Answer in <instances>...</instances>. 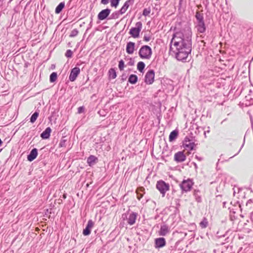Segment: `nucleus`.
<instances>
[{
    "mask_svg": "<svg viewBox=\"0 0 253 253\" xmlns=\"http://www.w3.org/2000/svg\"><path fill=\"white\" fill-rule=\"evenodd\" d=\"M173 45L174 46H179L187 50H192V32L191 29H188V35L185 39L174 42Z\"/></svg>",
    "mask_w": 253,
    "mask_h": 253,
    "instance_id": "nucleus-1",
    "label": "nucleus"
},
{
    "mask_svg": "<svg viewBox=\"0 0 253 253\" xmlns=\"http://www.w3.org/2000/svg\"><path fill=\"white\" fill-rule=\"evenodd\" d=\"M195 18L197 20L196 28L197 32L201 34L204 33L206 31L207 27L204 21L203 14L197 12L195 14Z\"/></svg>",
    "mask_w": 253,
    "mask_h": 253,
    "instance_id": "nucleus-2",
    "label": "nucleus"
},
{
    "mask_svg": "<svg viewBox=\"0 0 253 253\" xmlns=\"http://www.w3.org/2000/svg\"><path fill=\"white\" fill-rule=\"evenodd\" d=\"M176 49V52L175 53L176 58L182 62H185L189 54L191 52V49L187 50L186 48H183L181 46H175Z\"/></svg>",
    "mask_w": 253,
    "mask_h": 253,
    "instance_id": "nucleus-3",
    "label": "nucleus"
},
{
    "mask_svg": "<svg viewBox=\"0 0 253 253\" xmlns=\"http://www.w3.org/2000/svg\"><path fill=\"white\" fill-rule=\"evenodd\" d=\"M152 54V49L150 46L147 45H142L138 51V55L141 59H149Z\"/></svg>",
    "mask_w": 253,
    "mask_h": 253,
    "instance_id": "nucleus-4",
    "label": "nucleus"
},
{
    "mask_svg": "<svg viewBox=\"0 0 253 253\" xmlns=\"http://www.w3.org/2000/svg\"><path fill=\"white\" fill-rule=\"evenodd\" d=\"M194 182L193 179L188 178L187 179H183L179 184V186L181 189L182 193H183L191 191Z\"/></svg>",
    "mask_w": 253,
    "mask_h": 253,
    "instance_id": "nucleus-5",
    "label": "nucleus"
},
{
    "mask_svg": "<svg viewBox=\"0 0 253 253\" xmlns=\"http://www.w3.org/2000/svg\"><path fill=\"white\" fill-rule=\"evenodd\" d=\"M156 188L162 194V197L165 196L167 191L169 189V185L165 181L160 180L158 181L156 184Z\"/></svg>",
    "mask_w": 253,
    "mask_h": 253,
    "instance_id": "nucleus-6",
    "label": "nucleus"
},
{
    "mask_svg": "<svg viewBox=\"0 0 253 253\" xmlns=\"http://www.w3.org/2000/svg\"><path fill=\"white\" fill-rule=\"evenodd\" d=\"M142 27V24L140 21L137 22L135 24V26L131 27L129 30V34L134 38H137L139 37L140 33Z\"/></svg>",
    "mask_w": 253,
    "mask_h": 253,
    "instance_id": "nucleus-7",
    "label": "nucleus"
},
{
    "mask_svg": "<svg viewBox=\"0 0 253 253\" xmlns=\"http://www.w3.org/2000/svg\"><path fill=\"white\" fill-rule=\"evenodd\" d=\"M174 33L172 36V38L171 40V42H172L173 40L176 38L177 41H180L181 39H184L186 38V37L188 35V30L186 31V32L184 34L180 31V30L177 28L176 27H174Z\"/></svg>",
    "mask_w": 253,
    "mask_h": 253,
    "instance_id": "nucleus-8",
    "label": "nucleus"
},
{
    "mask_svg": "<svg viewBox=\"0 0 253 253\" xmlns=\"http://www.w3.org/2000/svg\"><path fill=\"white\" fill-rule=\"evenodd\" d=\"M155 72L153 69L149 70L145 76V82L147 84H151L154 81Z\"/></svg>",
    "mask_w": 253,
    "mask_h": 253,
    "instance_id": "nucleus-9",
    "label": "nucleus"
},
{
    "mask_svg": "<svg viewBox=\"0 0 253 253\" xmlns=\"http://www.w3.org/2000/svg\"><path fill=\"white\" fill-rule=\"evenodd\" d=\"M81 70L79 67L75 66L71 69L69 76V80L71 82H74L80 73Z\"/></svg>",
    "mask_w": 253,
    "mask_h": 253,
    "instance_id": "nucleus-10",
    "label": "nucleus"
},
{
    "mask_svg": "<svg viewBox=\"0 0 253 253\" xmlns=\"http://www.w3.org/2000/svg\"><path fill=\"white\" fill-rule=\"evenodd\" d=\"M111 11V10L109 8L102 10L97 15L98 19L99 20H104L107 19L110 14Z\"/></svg>",
    "mask_w": 253,
    "mask_h": 253,
    "instance_id": "nucleus-11",
    "label": "nucleus"
},
{
    "mask_svg": "<svg viewBox=\"0 0 253 253\" xmlns=\"http://www.w3.org/2000/svg\"><path fill=\"white\" fill-rule=\"evenodd\" d=\"M186 156L183 151H178L174 156V160L179 163L185 161Z\"/></svg>",
    "mask_w": 253,
    "mask_h": 253,
    "instance_id": "nucleus-12",
    "label": "nucleus"
},
{
    "mask_svg": "<svg viewBox=\"0 0 253 253\" xmlns=\"http://www.w3.org/2000/svg\"><path fill=\"white\" fill-rule=\"evenodd\" d=\"M94 225V222L91 219H89L83 231V234L84 236H88L90 235L91 229Z\"/></svg>",
    "mask_w": 253,
    "mask_h": 253,
    "instance_id": "nucleus-13",
    "label": "nucleus"
},
{
    "mask_svg": "<svg viewBox=\"0 0 253 253\" xmlns=\"http://www.w3.org/2000/svg\"><path fill=\"white\" fill-rule=\"evenodd\" d=\"M166 245V241L164 237H159L155 239V247L156 249L162 248Z\"/></svg>",
    "mask_w": 253,
    "mask_h": 253,
    "instance_id": "nucleus-14",
    "label": "nucleus"
},
{
    "mask_svg": "<svg viewBox=\"0 0 253 253\" xmlns=\"http://www.w3.org/2000/svg\"><path fill=\"white\" fill-rule=\"evenodd\" d=\"M38 155V149L36 148L32 149L30 152V153L27 155V160L30 162H32L37 157Z\"/></svg>",
    "mask_w": 253,
    "mask_h": 253,
    "instance_id": "nucleus-15",
    "label": "nucleus"
},
{
    "mask_svg": "<svg viewBox=\"0 0 253 253\" xmlns=\"http://www.w3.org/2000/svg\"><path fill=\"white\" fill-rule=\"evenodd\" d=\"M134 0H127L124 4L123 6L121 8L120 10V13H121V14H124L128 8L129 7V5H132L134 3Z\"/></svg>",
    "mask_w": 253,
    "mask_h": 253,
    "instance_id": "nucleus-16",
    "label": "nucleus"
},
{
    "mask_svg": "<svg viewBox=\"0 0 253 253\" xmlns=\"http://www.w3.org/2000/svg\"><path fill=\"white\" fill-rule=\"evenodd\" d=\"M135 47V43L132 42H127L126 45V52L129 54L133 53Z\"/></svg>",
    "mask_w": 253,
    "mask_h": 253,
    "instance_id": "nucleus-17",
    "label": "nucleus"
},
{
    "mask_svg": "<svg viewBox=\"0 0 253 253\" xmlns=\"http://www.w3.org/2000/svg\"><path fill=\"white\" fill-rule=\"evenodd\" d=\"M51 129L50 127H46L44 131H43L40 134L41 137L42 139H47L50 136L51 132Z\"/></svg>",
    "mask_w": 253,
    "mask_h": 253,
    "instance_id": "nucleus-18",
    "label": "nucleus"
},
{
    "mask_svg": "<svg viewBox=\"0 0 253 253\" xmlns=\"http://www.w3.org/2000/svg\"><path fill=\"white\" fill-rule=\"evenodd\" d=\"M137 213L135 212H132L129 215L128 218H127V223L130 225H133L136 221L137 218Z\"/></svg>",
    "mask_w": 253,
    "mask_h": 253,
    "instance_id": "nucleus-19",
    "label": "nucleus"
},
{
    "mask_svg": "<svg viewBox=\"0 0 253 253\" xmlns=\"http://www.w3.org/2000/svg\"><path fill=\"white\" fill-rule=\"evenodd\" d=\"M169 232V226L166 224H163L161 226L159 231V234L160 236H166Z\"/></svg>",
    "mask_w": 253,
    "mask_h": 253,
    "instance_id": "nucleus-20",
    "label": "nucleus"
},
{
    "mask_svg": "<svg viewBox=\"0 0 253 253\" xmlns=\"http://www.w3.org/2000/svg\"><path fill=\"white\" fill-rule=\"evenodd\" d=\"M98 161V158L94 155H90L87 159V163L90 167H92Z\"/></svg>",
    "mask_w": 253,
    "mask_h": 253,
    "instance_id": "nucleus-21",
    "label": "nucleus"
},
{
    "mask_svg": "<svg viewBox=\"0 0 253 253\" xmlns=\"http://www.w3.org/2000/svg\"><path fill=\"white\" fill-rule=\"evenodd\" d=\"M193 196L196 201L198 203L202 202L201 192L199 189H194L193 191Z\"/></svg>",
    "mask_w": 253,
    "mask_h": 253,
    "instance_id": "nucleus-22",
    "label": "nucleus"
},
{
    "mask_svg": "<svg viewBox=\"0 0 253 253\" xmlns=\"http://www.w3.org/2000/svg\"><path fill=\"white\" fill-rule=\"evenodd\" d=\"M178 130L176 129L172 130L169 134V141L172 142L174 141L178 135Z\"/></svg>",
    "mask_w": 253,
    "mask_h": 253,
    "instance_id": "nucleus-23",
    "label": "nucleus"
},
{
    "mask_svg": "<svg viewBox=\"0 0 253 253\" xmlns=\"http://www.w3.org/2000/svg\"><path fill=\"white\" fill-rule=\"evenodd\" d=\"M138 81V77L136 75L131 74L128 78V82L132 84H135Z\"/></svg>",
    "mask_w": 253,
    "mask_h": 253,
    "instance_id": "nucleus-24",
    "label": "nucleus"
},
{
    "mask_svg": "<svg viewBox=\"0 0 253 253\" xmlns=\"http://www.w3.org/2000/svg\"><path fill=\"white\" fill-rule=\"evenodd\" d=\"M109 79H115L117 77V73L115 68H111L108 71Z\"/></svg>",
    "mask_w": 253,
    "mask_h": 253,
    "instance_id": "nucleus-25",
    "label": "nucleus"
},
{
    "mask_svg": "<svg viewBox=\"0 0 253 253\" xmlns=\"http://www.w3.org/2000/svg\"><path fill=\"white\" fill-rule=\"evenodd\" d=\"M65 7V2H61L55 8V12L56 14L60 13Z\"/></svg>",
    "mask_w": 253,
    "mask_h": 253,
    "instance_id": "nucleus-26",
    "label": "nucleus"
},
{
    "mask_svg": "<svg viewBox=\"0 0 253 253\" xmlns=\"http://www.w3.org/2000/svg\"><path fill=\"white\" fill-rule=\"evenodd\" d=\"M39 116V111L36 110L30 118V122L32 124L35 123Z\"/></svg>",
    "mask_w": 253,
    "mask_h": 253,
    "instance_id": "nucleus-27",
    "label": "nucleus"
},
{
    "mask_svg": "<svg viewBox=\"0 0 253 253\" xmlns=\"http://www.w3.org/2000/svg\"><path fill=\"white\" fill-rule=\"evenodd\" d=\"M145 67V64L144 62L142 61H139L137 64V69L141 73H143L144 69Z\"/></svg>",
    "mask_w": 253,
    "mask_h": 253,
    "instance_id": "nucleus-28",
    "label": "nucleus"
},
{
    "mask_svg": "<svg viewBox=\"0 0 253 253\" xmlns=\"http://www.w3.org/2000/svg\"><path fill=\"white\" fill-rule=\"evenodd\" d=\"M58 75L57 72H52L49 76V81L50 83H54L57 79Z\"/></svg>",
    "mask_w": 253,
    "mask_h": 253,
    "instance_id": "nucleus-29",
    "label": "nucleus"
},
{
    "mask_svg": "<svg viewBox=\"0 0 253 253\" xmlns=\"http://www.w3.org/2000/svg\"><path fill=\"white\" fill-rule=\"evenodd\" d=\"M120 14H121V13H120V10L115 11L111 14L108 19H117L119 17Z\"/></svg>",
    "mask_w": 253,
    "mask_h": 253,
    "instance_id": "nucleus-30",
    "label": "nucleus"
},
{
    "mask_svg": "<svg viewBox=\"0 0 253 253\" xmlns=\"http://www.w3.org/2000/svg\"><path fill=\"white\" fill-rule=\"evenodd\" d=\"M195 143L193 142H190L189 143H184L183 146L185 148H188L190 150H193L195 149Z\"/></svg>",
    "mask_w": 253,
    "mask_h": 253,
    "instance_id": "nucleus-31",
    "label": "nucleus"
},
{
    "mask_svg": "<svg viewBox=\"0 0 253 253\" xmlns=\"http://www.w3.org/2000/svg\"><path fill=\"white\" fill-rule=\"evenodd\" d=\"M200 225L202 228H205L208 225V221L206 217H204L202 220L200 222Z\"/></svg>",
    "mask_w": 253,
    "mask_h": 253,
    "instance_id": "nucleus-32",
    "label": "nucleus"
},
{
    "mask_svg": "<svg viewBox=\"0 0 253 253\" xmlns=\"http://www.w3.org/2000/svg\"><path fill=\"white\" fill-rule=\"evenodd\" d=\"M246 106H250L252 104H253V99L250 96V95L246 96Z\"/></svg>",
    "mask_w": 253,
    "mask_h": 253,
    "instance_id": "nucleus-33",
    "label": "nucleus"
},
{
    "mask_svg": "<svg viewBox=\"0 0 253 253\" xmlns=\"http://www.w3.org/2000/svg\"><path fill=\"white\" fill-rule=\"evenodd\" d=\"M121 0H111L110 4L112 7L116 8L119 5Z\"/></svg>",
    "mask_w": 253,
    "mask_h": 253,
    "instance_id": "nucleus-34",
    "label": "nucleus"
},
{
    "mask_svg": "<svg viewBox=\"0 0 253 253\" xmlns=\"http://www.w3.org/2000/svg\"><path fill=\"white\" fill-rule=\"evenodd\" d=\"M125 67V62L123 59H121L119 62L118 68L119 70L122 71L124 69V67Z\"/></svg>",
    "mask_w": 253,
    "mask_h": 253,
    "instance_id": "nucleus-35",
    "label": "nucleus"
},
{
    "mask_svg": "<svg viewBox=\"0 0 253 253\" xmlns=\"http://www.w3.org/2000/svg\"><path fill=\"white\" fill-rule=\"evenodd\" d=\"M151 12V9L150 7L149 8H145L143 10L142 15L144 16H148Z\"/></svg>",
    "mask_w": 253,
    "mask_h": 253,
    "instance_id": "nucleus-36",
    "label": "nucleus"
},
{
    "mask_svg": "<svg viewBox=\"0 0 253 253\" xmlns=\"http://www.w3.org/2000/svg\"><path fill=\"white\" fill-rule=\"evenodd\" d=\"M65 56L67 58H71L73 56V51L71 49H68L65 53Z\"/></svg>",
    "mask_w": 253,
    "mask_h": 253,
    "instance_id": "nucleus-37",
    "label": "nucleus"
},
{
    "mask_svg": "<svg viewBox=\"0 0 253 253\" xmlns=\"http://www.w3.org/2000/svg\"><path fill=\"white\" fill-rule=\"evenodd\" d=\"M78 30L77 29H73L70 35V37H74L78 35Z\"/></svg>",
    "mask_w": 253,
    "mask_h": 253,
    "instance_id": "nucleus-38",
    "label": "nucleus"
},
{
    "mask_svg": "<svg viewBox=\"0 0 253 253\" xmlns=\"http://www.w3.org/2000/svg\"><path fill=\"white\" fill-rule=\"evenodd\" d=\"M135 61L134 59L131 57L129 58V61L127 63V65L129 66H133L134 65Z\"/></svg>",
    "mask_w": 253,
    "mask_h": 253,
    "instance_id": "nucleus-39",
    "label": "nucleus"
},
{
    "mask_svg": "<svg viewBox=\"0 0 253 253\" xmlns=\"http://www.w3.org/2000/svg\"><path fill=\"white\" fill-rule=\"evenodd\" d=\"M84 109H85L84 107L83 106L79 107L78 108V113L81 114V113L84 112Z\"/></svg>",
    "mask_w": 253,
    "mask_h": 253,
    "instance_id": "nucleus-40",
    "label": "nucleus"
},
{
    "mask_svg": "<svg viewBox=\"0 0 253 253\" xmlns=\"http://www.w3.org/2000/svg\"><path fill=\"white\" fill-rule=\"evenodd\" d=\"M66 140L64 139H62L59 144V146L60 147H62L65 146V143Z\"/></svg>",
    "mask_w": 253,
    "mask_h": 253,
    "instance_id": "nucleus-41",
    "label": "nucleus"
},
{
    "mask_svg": "<svg viewBox=\"0 0 253 253\" xmlns=\"http://www.w3.org/2000/svg\"><path fill=\"white\" fill-rule=\"evenodd\" d=\"M151 39V37L149 35H145L143 37V41L145 42H149Z\"/></svg>",
    "mask_w": 253,
    "mask_h": 253,
    "instance_id": "nucleus-42",
    "label": "nucleus"
},
{
    "mask_svg": "<svg viewBox=\"0 0 253 253\" xmlns=\"http://www.w3.org/2000/svg\"><path fill=\"white\" fill-rule=\"evenodd\" d=\"M191 140L189 138L188 136H186L184 139L183 141V144L184 143H187V142H191Z\"/></svg>",
    "mask_w": 253,
    "mask_h": 253,
    "instance_id": "nucleus-43",
    "label": "nucleus"
},
{
    "mask_svg": "<svg viewBox=\"0 0 253 253\" xmlns=\"http://www.w3.org/2000/svg\"><path fill=\"white\" fill-rule=\"evenodd\" d=\"M142 197L143 195L142 194L137 192V198L138 200H140Z\"/></svg>",
    "mask_w": 253,
    "mask_h": 253,
    "instance_id": "nucleus-44",
    "label": "nucleus"
},
{
    "mask_svg": "<svg viewBox=\"0 0 253 253\" xmlns=\"http://www.w3.org/2000/svg\"><path fill=\"white\" fill-rule=\"evenodd\" d=\"M111 0H101V3L103 4H107Z\"/></svg>",
    "mask_w": 253,
    "mask_h": 253,
    "instance_id": "nucleus-45",
    "label": "nucleus"
},
{
    "mask_svg": "<svg viewBox=\"0 0 253 253\" xmlns=\"http://www.w3.org/2000/svg\"><path fill=\"white\" fill-rule=\"evenodd\" d=\"M208 129L207 130H205L204 132V136H205V137L206 138L207 137V135H206V133H209L210 132V126H208L207 127Z\"/></svg>",
    "mask_w": 253,
    "mask_h": 253,
    "instance_id": "nucleus-46",
    "label": "nucleus"
},
{
    "mask_svg": "<svg viewBox=\"0 0 253 253\" xmlns=\"http://www.w3.org/2000/svg\"><path fill=\"white\" fill-rule=\"evenodd\" d=\"M244 142L243 143V144H242V145L241 146V147L240 149H239V150L238 151V152L236 154H235L234 156H233L231 157L230 158H233L234 156H236L237 155H238V154L239 153V152L241 151V150L242 148H243V146H244Z\"/></svg>",
    "mask_w": 253,
    "mask_h": 253,
    "instance_id": "nucleus-47",
    "label": "nucleus"
},
{
    "mask_svg": "<svg viewBox=\"0 0 253 253\" xmlns=\"http://www.w3.org/2000/svg\"><path fill=\"white\" fill-rule=\"evenodd\" d=\"M126 76L125 74H123L122 76H121V80L123 81H124L126 80Z\"/></svg>",
    "mask_w": 253,
    "mask_h": 253,
    "instance_id": "nucleus-48",
    "label": "nucleus"
},
{
    "mask_svg": "<svg viewBox=\"0 0 253 253\" xmlns=\"http://www.w3.org/2000/svg\"><path fill=\"white\" fill-rule=\"evenodd\" d=\"M200 128H201L202 130H204V128H202V127H199V126H196V129H197V130H196V131H195V133H199L200 132L199 129H200Z\"/></svg>",
    "mask_w": 253,
    "mask_h": 253,
    "instance_id": "nucleus-49",
    "label": "nucleus"
},
{
    "mask_svg": "<svg viewBox=\"0 0 253 253\" xmlns=\"http://www.w3.org/2000/svg\"><path fill=\"white\" fill-rule=\"evenodd\" d=\"M227 160H222V161H221V158L219 159L218 160V162L217 163H216V167L217 168L218 167V165L219 164V163H223L224 161H226Z\"/></svg>",
    "mask_w": 253,
    "mask_h": 253,
    "instance_id": "nucleus-50",
    "label": "nucleus"
},
{
    "mask_svg": "<svg viewBox=\"0 0 253 253\" xmlns=\"http://www.w3.org/2000/svg\"><path fill=\"white\" fill-rule=\"evenodd\" d=\"M250 121H251L252 126H253V117L251 115H250Z\"/></svg>",
    "mask_w": 253,
    "mask_h": 253,
    "instance_id": "nucleus-51",
    "label": "nucleus"
},
{
    "mask_svg": "<svg viewBox=\"0 0 253 253\" xmlns=\"http://www.w3.org/2000/svg\"><path fill=\"white\" fill-rule=\"evenodd\" d=\"M92 18H91V20L89 24V28H90L92 26Z\"/></svg>",
    "mask_w": 253,
    "mask_h": 253,
    "instance_id": "nucleus-52",
    "label": "nucleus"
},
{
    "mask_svg": "<svg viewBox=\"0 0 253 253\" xmlns=\"http://www.w3.org/2000/svg\"><path fill=\"white\" fill-rule=\"evenodd\" d=\"M252 200L251 199H250L248 201V202L247 203V205H248V204L252 203Z\"/></svg>",
    "mask_w": 253,
    "mask_h": 253,
    "instance_id": "nucleus-53",
    "label": "nucleus"
},
{
    "mask_svg": "<svg viewBox=\"0 0 253 253\" xmlns=\"http://www.w3.org/2000/svg\"><path fill=\"white\" fill-rule=\"evenodd\" d=\"M2 141L1 140V139L0 138V147L1 146V145L2 144Z\"/></svg>",
    "mask_w": 253,
    "mask_h": 253,
    "instance_id": "nucleus-54",
    "label": "nucleus"
},
{
    "mask_svg": "<svg viewBox=\"0 0 253 253\" xmlns=\"http://www.w3.org/2000/svg\"><path fill=\"white\" fill-rule=\"evenodd\" d=\"M196 158L199 160H202V158H200V157H198L197 156H196Z\"/></svg>",
    "mask_w": 253,
    "mask_h": 253,
    "instance_id": "nucleus-55",
    "label": "nucleus"
},
{
    "mask_svg": "<svg viewBox=\"0 0 253 253\" xmlns=\"http://www.w3.org/2000/svg\"><path fill=\"white\" fill-rule=\"evenodd\" d=\"M2 5V1L1 0H0V7Z\"/></svg>",
    "mask_w": 253,
    "mask_h": 253,
    "instance_id": "nucleus-56",
    "label": "nucleus"
},
{
    "mask_svg": "<svg viewBox=\"0 0 253 253\" xmlns=\"http://www.w3.org/2000/svg\"><path fill=\"white\" fill-rule=\"evenodd\" d=\"M63 198L64 199H66V194H64V195H63Z\"/></svg>",
    "mask_w": 253,
    "mask_h": 253,
    "instance_id": "nucleus-57",
    "label": "nucleus"
},
{
    "mask_svg": "<svg viewBox=\"0 0 253 253\" xmlns=\"http://www.w3.org/2000/svg\"><path fill=\"white\" fill-rule=\"evenodd\" d=\"M123 217L124 218H125V217H126V214H123Z\"/></svg>",
    "mask_w": 253,
    "mask_h": 253,
    "instance_id": "nucleus-58",
    "label": "nucleus"
},
{
    "mask_svg": "<svg viewBox=\"0 0 253 253\" xmlns=\"http://www.w3.org/2000/svg\"><path fill=\"white\" fill-rule=\"evenodd\" d=\"M194 166H195V167L196 168H197V164H196L195 163H194Z\"/></svg>",
    "mask_w": 253,
    "mask_h": 253,
    "instance_id": "nucleus-59",
    "label": "nucleus"
},
{
    "mask_svg": "<svg viewBox=\"0 0 253 253\" xmlns=\"http://www.w3.org/2000/svg\"><path fill=\"white\" fill-rule=\"evenodd\" d=\"M52 69H54L55 68V65H52L51 66Z\"/></svg>",
    "mask_w": 253,
    "mask_h": 253,
    "instance_id": "nucleus-60",
    "label": "nucleus"
},
{
    "mask_svg": "<svg viewBox=\"0 0 253 253\" xmlns=\"http://www.w3.org/2000/svg\"><path fill=\"white\" fill-rule=\"evenodd\" d=\"M200 37H201V38H204L205 36H203L201 35V36H200Z\"/></svg>",
    "mask_w": 253,
    "mask_h": 253,
    "instance_id": "nucleus-61",
    "label": "nucleus"
},
{
    "mask_svg": "<svg viewBox=\"0 0 253 253\" xmlns=\"http://www.w3.org/2000/svg\"><path fill=\"white\" fill-rule=\"evenodd\" d=\"M40 158H41V159L42 158V155L40 156Z\"/></svg>",
    "mask_w": 253,
    "mask_h": 253,
    "instance_id": "nucleus-62",
    "label": "nucleus"
},
{
    "mask_svg": "<svg viewBox=\"0 0 253 253\" xmlns=\"http://www.w3.org/2000/svg\"><path fill=\"white\" fill-rule=\"evenodd\" d=\"M239 238L241 239V238H243V237L239 236Z\"/></svg>",
    "mask_w": 253,
    "mask_h": 253,
    "instance_id": "nucleus-63",
    "label": "nucleus"
},
{
    "mask_svg": "<svg viewBox=\"0 0 253 253\" xmlns=\"http://www.w3.org/2000/svg\"><path fill=\"white\" fill-rule=\"evenodd\" d=\"M1 150H2L1 149H0V152H1Z\"/></svg>",
    "mask_w": 253,
    "mask_h": 253,
    "instance_id": "nucleus-64",
    "label": "nucleus"
}]
</instances>
